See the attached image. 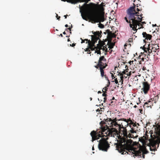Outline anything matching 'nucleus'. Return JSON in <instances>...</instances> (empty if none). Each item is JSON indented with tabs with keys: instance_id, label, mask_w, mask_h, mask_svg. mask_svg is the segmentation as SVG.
<instances>
[{
	"instance_id": "4be33fe9",
	"label": "nucleus",
	"mask_w": 160,
	"mask_h": 160,
	"mask_svg": "<svg viewBox=\"0 0 160 160\" xmlns=\"http://www.w3.org/2000/svg\"><path fill=\"white\" fill-rule=\"evenodd\" d=\"M151 44H152V46L151 47H152V49H151L152 50L153 52H156L157 48H155L154 47L155 45H153V44L152 42H151Z\"/></svg>"
},
{
	"instance_id": "412c9836",
	"label": "nucleus",
	"mask_w": 160,
	"mask_h": 160,
	"mask_svg": "<svg viewBox=\"0 0 160 160\" xmlns=\"http://www.w3.org/2000/svg\"><path fill=\"white\" fill-rule=\"evenodd\" d=\"M108 35L111 38H114L116 36L113 33L109 32L108 33Z\"/></svg>"
},
{
	"instance_id": "423d86ee",
	"label": "nucleus",
	"mask_w": 160,
	"mask_h": 160,
	"mask_svg": "<svg viewBox=\"0 0 160 160\" xmlns=\"http://www.w3.org/2000/svg\"><path fill=\"white\" fill-rule=\"evenodd\" d=\"M90 4L84 3L83 5L81 7L79 5L80 12L81 13L82 18L86 20H87V16L89 17L93 14H90L91 12V8Z\"/></svg>"
},
{
	"instance_id": "9b49d317",
	"label": "nucleus",
	"mask_w": 160,
	"mask_h": 160,
	"mask_svg": "<svg viewBox=\"0 0 160 160\" xmlns=\"http://www.w3.org/2000/svg\"><path fill=\"white\" fill-rule=\"evenodd\" d=\"M142 84L143 87L142 89V91L143 92L144 94H146L150 89V85L147 82H143Z\"/></svg>"
},
{
	"instance_id": "473e14b6",
	"label": "nucleus",
	"mask_w": 160,
	"mask_h": 160,
	"mask_svg": "<svg viewBox=\"0 0 160 160\" xmlns=\"http://www.w3.org/2000/svg\"><path fill=\"white\" fill-rule=\"evenodd\" d=\"M114 82L116 84H118V85H119V84L118 83V81L117 78H116L115 79Z\"/></svg>"
},
{
	"instance_id": "09e8293b",
	"label": "nucleus",
	"mask_w": 160,
	"mask_h": 160,
	"mask_svg": "<svg viewBox=\"0 0 160 160\" xmlns=\"http://www.w3.org/2000/svg\"><path fill=\"white\" fill-rule=\"evenodd\" d=\"M142 22V24H146V23L145 22Z\"/></svg>"
},
{
	"instance_id": "58836bf2",
	"label": "nucleus",
	"mask_w": 160,
	"mask_h": 160,
	"mask_svg": "<svg viewBox=\"0 0 160 160\" xmlns=\"http://www.w3.org/2000/svg\"><path fill=\"white\" fill-rule=\"evenodd\" d=\"M111 74H112L111 77H112V79L115 78V77H114V75L111 73Z\"/></svg>"
},
{
	"instance_id": "37998d69",
	"label": "nucleus",
	"mask_w": 160,
	"mask_h": 160,
	"mask_svg": "<svg viewBox=\"0 0 160 160\" xmlns=\"http://www.w3.org/2000/svg\"><path fill=\"white\" fill-rule=\"evenodd\" d=\"M139 111H140V112L141 113V114H142L143 113V111H142V110L141 109H139Z\"/></svg>"
},
{
	"instance_id": "603ef678",
	"label": "nucleus",
	"mask_w": 160,
	"mask_h": 160,
	"mask_svg": "<svg viewBox=\"0 0 160 160\" xmlns=\"http://www.w3.org/2000/svg\"><path fill=\"white\" fill-rule=\"evenodd\" d=\"M67 16H68V15H66L64 16V17H65V18H67Z\"/></svg>"
},
{
	"instance_id": "f3484780",
	"label": "nucleus",
	"mask_w": 160,
	"mask_h": 160,
	"mask_svg": "<svg viewBox=\"0 0 160 160\" xmlns=\"http://www.w3.org/2000/svg\"><path fill=\"white\" fill-rule=\"evenodd\" d=\"M106 119H104V121H101L100 123V124L101 126V130L100 131V132L102 131V129H103V127H105V126H104V125H106Z\"/></svg>"
},
{
	"instance_id": "0eeeda50",
	"label": "nucleus",
	"mask_w": 160,
	"mask_h": 160,
	"mask_svg": "<svg viewBox=\"0 0 160 160\" xmlns=\"http://www.w3.org/2000/svg\"><path fill=\"white\" fill-rule=\"evenodd\" d=\"M108 139V138H102L99 141L98 146L99 150L105 152L108 151L110 147V144L107 141Z\"/></svg>"
},
{
	"instance_id": "a211bd4d",
	"label": "nucleus",
	"mask_w": 160,
	"mask_h": 160,
	"mask_svg": "<svg viewBox=\"0 0 160 160\" xmlns=\"http://www.w3.org/2000/svg\"><path fill=\"white\" fill-rule=\"evenodd\" d=\"M107 65H108L107 64L106 65H104V66H103V67L102 68H101L100 69V73H101V75L102 77H103L104 76V71L103 69L105 68H106V66H107Z\"/></svg>"
},
{
	"instance_id": "c03bdc74",
	"label": "nucleus",
	"mask_w": 160,
	"mask_h": 160,
	"mask_svg": "<svg viewBox=\"0 0 160 160\" xmlns=\"http://www.w3.org/2000/svg\"><path fill=\"white\" fill-rule=\"evenodd\" d=\"M132 40V38H129L128 39V42H131V41Z\"/></svg>"
},
{
	"instance_id": "2eb2a0df",
	"label": "nucleus",
	"mask_w": 160,
	"mask_h": 160,
	"mask_svg": "<svg viewBox=\"0 0 160 160\" xmlns=\"http://www.w3.org/2000/svg\"><path fill=\"white\" fill-rule=\"evenodd\" d=\"M62 1L65 2L67 1L68 2H69L73 4H75L78 2H84L83 0H61Z\"/></svg>"
},
{
	"instance_id": "aec40b11",
	"label": "nucleus",
	"mask_w": 160,
	"mask_h": 160,
	"mask_svg": "<svg viewBox=\"0 0 160 160\" xmlns=\"http://www.w3.org/2000/svg\"><path fill=\"white\" fill-rule=\"evenodd\" d=\"M133 124V122L132 121V120L130 118H129V119H127V125H129L130 126L131 125V124Z\"/></svg>"
},
{
	"instance_id": "49530a36",
	"label": "nucleus",
	"mask_w": 160,
	"mask_h": 160,
	"mask_svg": "<svg viewBox=\"0 0 160 160\" xmlns=\"http://www.w3.org/2000/svg\"><path fill=\"white\" fill-rule=\"evenodd\" d=\"M85 42V40H83V39H82V42H81V43H84Z\"/></svg>"
},
{
	"instance_id": "8fccbe9b",
	"label": "nucleus",
	"mask_w": 160,
	"mask_h": 160,
	"mask_svg": "<svg viewBox=\"0 0 160 160\" xmlns=\"http://www.w3.org/2000/svg\"><path fill=\"white\" fill-rule=\"evenodd\" d=\"M133 62V61H130L129 62V63L130 64H131V63L132 62V63Z\"/></svg>"
},
{
	"instance_id": "1a4fd4ad",
	"label": "nucleus",
	"mask_w": 160,
	"mask_h": 160,
	"mask_svg": "<svg viewBox=\"0 0 160 160\" xmlns=\"http://www.w3.org/2000/svg\"><path fill=\"white\" fill-rule=\"evenodd\" d=\"M106 59L104 56H102L100 57L98 61L97 65L94 66V67L97 69L99 68L100 69L101 68H102L104 65H106Z\"/></svg>"
},
{
	"instance_id": "c756f323",
	"label": "nucleus",
	"mask_w": 160,
	"mask_h": 160,
	"mask_svg": "<svg viewBox=\"0 0 160 160\" xmlns=\"http://www.w3.org/2000/svg\"><path fill=\"white\" fill-rule=\"evenodd\" d=\"M98 27L100 28H103L104 27V25L103 24H101V23H100L99 24H98Z\"/></svg>"
},
{
	"instance_id": "13d9d810",
	"label": "nucleus",
	"mask_w": 160,
	"mask_h": 160,
	"mask_svg": "<svg viewBox=\"0 0 160 160\" xmlns=\"http://www.w3.org/2000/svg\"><path fill=\"white\" fill-rule=\"evenodd\" d=\"M137 107V106H136V105H135L134 106V108H136Z\"/></svg>"
},
{
	"instance_id": "69168bd1",
	"label": "nucleus",
	"mask_w": 160,
	"mask_h": 160,
	"mask_svg": "<svg viewBox=\"0 0 160 160\" xmlns=\"http://www.w3.org/2000/svg\"><path fill=\"white\" fill-rule=\"evenodd\" d=\"M141 57L140 55L138 57V58H140Z\"/></svg>"
},
{
	"instance_id": "f8f14e48",
	"label": "nucleus",
	"mask_w": 160,
	"mask_h": 160,
	"mask_svg": "<svg viewBox=\"0 0 160 160\" xmlns=\"http://www.w3.org/2000/svg\"><path fill=\"white\" fill-rule=\"evenodd\" d=\"M137 125L139 126V124L138 123L136 124V123L133 122V124H131V125L130 126L131 128V129L130 130V132L131 133H136L138 131V127Z\"/></svg>"
},
{
	"instance_id": "79ce46f5",
	"label": "nucleus",
	"mask_w": 160,
	"mask_h": 160,
	"mask_svg": "<svg viewBox=\"0 0 160 160\" xmlns=\"http://www.w3.org/2000/svg\"><path fill=\"white\" fill-rule=\"evenodd\" d=\"M56 17L57 18V19H58L59 20L60 19V17L58 16V15L57 14H56Z\"/></svg>"
},
{
	"instance_id": "a18cd8bd",
	"label": "nucleus",
	"mask_w": 160,
	"mask_h": 160,
	"mask_svg": "<svg viewBox=\"0 0 160 160\" xmlns=\"http://www.w3.org/2000/svg\"><path fill=\"white\" fill-rule=\"evenodd\" d=\"M69 37V36H66V37H67L68 38V42H69L70 41V39L68 38V37Z\"/></svg>"
},
{
	"instance_id": "3c124183",
	"label": "nucleus",
	"mask_w": 160,
	"mask_h": 160,
	"mask_svg": "<svg viewBox=\"0 0 160 160\" xmlns=\"http://www.w3.org/2000/svg\"><path fill=\"white\" fill-rule=\"evenodd\" d=\"M146 69L145 68H145L143 67V68H142V70H143V71H144Z\"/></svg>"
},
{
	"instance_id": "5fc2aeb1",
	"label": "nucleus",
	"mask_w": 160,
	"mask_h": 160,
	"mask_svg": "<svg viewBox=\"0 0 160 160\" xmlns=\"http://www.w3.org/2000/svg\"><path fill=\"white\" fill-rule=\"evenodd\" d=\"M65 27H67H67H68V24H66V25H65Z\"/></svg>"
},
{
	"instance_id": "ea45409f",
	"label": "nucleus",
	"mask_w": 160,
	"mask_h": 160,
	"mask_svg": "<svg viewBox=\"0 0 160 160\" xmlns=\"http://www.w3.org/2000/svg\"><path fill=\"white\" fill-rule=\"evenodd\" d=\"M103 99H104V100H103V102H106V100L107 99V98H106V97H104V98H103Z\"/></svg>"
},
{
	"instance_id": "4468645a",
	"label": "nucleus",
	"mask_w": 160,
	"mask_h": 160,
	"mask_svg": "<svg viewBox=\"0 0 160 160\" xmlns=\"http://www.w3.org/2000/svg\"><path fill=\"white\" fill-rule=\"evenodd\" d=\"M153 106V103L152 102L150 101H148V102H146L143 105V108H151Z\"/></svg>"
},
{
	"instance_id": "864d4df0",
	"label": "nucleus",
	"mask_w": 160,
	"mask_h": 160,
	"mask_svg": "<svg viewBox=\"0 0 160 160\" xmlns=\"http://www.w3.org/2000/svg\"><path fill=\"white\" fill-rule=\"evenodd\" d=\"M59 36H61V37H63L62 34V33H61V34H60V35Z\"/></svg>"
},
{
	"instance_id": "ddd939ff",
	"label": "nucleus",
	"mask_w": 160,
	"mask_h": 160,
	"mask_svg": "<svg viewBox=\"0 0 160 160\" xmlns=\"http://www.w3.org/2000/svg\"><path fill=\"white\" fill-rule=\"evenodd\" d=\"M142 35L143 37L145 38L144 42H146V41L150 40L151 39L152 36L151 35L148 34L145 32H143Z\"/></svg>"
},
{
	"instance_id": "6ab92c4d",
	"label": "nucleus",
	"mask_w": 160,
	"mask_h": 160,
	"mask_svg": "<svg viewBox=\"0 0 160 160\" xmlns=\"http://www.w3.org/2000/svg\"><path fill=\"white\" fill-rule=\"evenodd\" d=\"M128 72V70H124L122 72V73L121 72H119L118 74V75L119 76H123V75H126L127 73Z\"/></svg>"
},
{
	"instance_id": "a878e982",
	"label": "nucleus",
	"mask_w": 160,
	"mask_h": 160,
	"mask_svg": "<svg viewBox=\"0 0 160 160\" xmlns=\"http://www.w3.org/2000/svg\"><path fill=\"white\" fill-rule=\"evenodd\" d=\"M108 46L107 45H106L105 46H103L102 49L103 50H105V52H107L108 51V48H107V47Z\"/></svg>"
},
{
	"instance_id": "c85d7f7f",
	"label": "nucleus",
	"mask_w": 160,
	"mask_h": 160,
	"mask_svg": "<svg viewBox=\"0 0 160 160\" xmlns=\"http://www.w3.org/2000/svg\"><path fill=\"white\" fill-rule=\"evenodd\" d=\"M117 121H124L126 122L127 123V119L126 118H121L120 119H118V120H117Z\"/></svg>"
},
{
	"instance_id": "c9c22d12",
	"label": "nucleus",
	"mask_w": 160,
	"mask_h": 160,
	"mask_svg": "<svg viewBox=\"0 0 160 160\" xmlns=\"http://www.w3.org/2000/svg\"><path fill=\"white\" fill-rule=\"evenodd\" d=\"M144 58H141V60H140V61H139V63L140 64H141L142 63V61H143L144 60Z\"/></svg>"
},
{
	"instance_id": "2f4dec72",
	"label": "nucleus",
	"mask_w": 160,
	"mask_h": 160,
	"mask_svg": "<svg viewBox=\"0 0 160 160\" xmlns=\"http://www.w3.org/2000/svg\"><path fill=\"white\" fill-rule=\"evenodd\" d=\"M104 77H105V78H106V79L108 80V83H109V85L110 84V81H109L108 79V78L107 77V76H106V75H105L104 76Z\"/></svg>"
},
{
	"instance_id": "680f3d73",
	"label": "nucleus",
	"mask_w": 160,
	"mask_h": 160,
	"mask_svg": "<svg viewBox=\"0 0 160 160\" xmlns=\"http://www.w3.org/2000/svg\"><path fill=\"white\" fill-rule=\"evenodd\" d=\"M92 150H94V147H93L92 148Z\"/></svg>"
},
{
	"instance_id": "f257e3e1",
	"label": "nucleus",
	"mask_w": 160,
	"mask_h": 160,
	"mask_svg": "<svg viewBox=\"0 0 160 160\" xmlns=\"http://www.w3.org/2000/svg\"><path fill=\"white\" fill-rule=\"evenodd\" d=\"M129 133L127 134V135L125 137H121L119 136L120 139L117 140V142L115 143L116 145V149L118 150L119 152L123 154L124 152L126 154L127 152L129 154H134L133 156H139L142 157L143 158H145L144 154L145 153L143 151L144 150L139 148L138 150H136L132 148V147L133 145V142L129 138H136L138 136L136 135L134 136L135 133H131L130 132V130L128 132Z\"/></svg>"
},
{
	"instance_id": "de8ad7c7",
	"label": "nucleus",
	"mask_w": 160,
	"mask_h": 160,
	"mask_svg": "<svg viewBox=\"0 0 160 160\" xmlns=\"http://www.w3.org/2000/svg\"><path fill=\"white\" fill-rule=\"evenodd\" d=\"M69 29L70 31H71V28H68L67 29H66V30Z\"/></svg>"
},
{
	"instance_id": "393cba45",
	"label": "nucleus",
	"mask_w": 160,
	"mask_h": 160,
	"mask_svg": "<svg viewBox=\"0 0 160 160\" xmlns=\"http://www.w3.org/2000/svg\"><path fill=\"white\" fill-rule=\"evenodd\" d=\"M95 53H97L98 54H101V51H100V49L99 48L98 49V48H97L96 49V50L95 51Z\"/></svg>"
},
{
	"instance_id": "72a5a7b5",
	"label": "nucleus",
	"mask_w": 160,
	"mask_h": 160,
	"mask_svg": "<svg viewBox=\"0 0 160 160\" xmlns=\"http://www.w3.org/2000/svg\"><path fill=\"white\" fill-rule=\"evenodd\" d=\"M128 76H130V74H128H128H127L126 75H123V78L124 77L125 78H126Z\"/></svg>"
},
{
	"instance_id": "39448f33",
	"label": "nucleus",
	"mask_w": 160,
	"mask_h": 160,
	"mask_svg": "<svg viewBox=\"0 0 160 160\" xmlns=\"http://www.w3.org/2000/svg\"><path fill=\"white\" fill-rule=\"evenodd\" d=\"M127 133L126 128L122 126L120 129L112 128L109 130V136L114 137L116 135H118V138L119 140L120 138L119 136L121 137H125L127 135Z\"/></svg>"
},
{
	"instance_id": "e2e57ef3",
	"label": "nucleus",
	"mask_w": 160,
	"mask_h": 160,
	"mask_svg": "<svg viewBox=\"0 0 160 160\" xmlns=\"http://www.w3.org/2000/svg\"><path fill=\"white\" fill-rule=\"evenodd\" d=\"M90 100L91 101L92 100V98H90Z\"/></svg>"
},
{
	"instance_id": "f03ea898",
	"label": "nucleus",
	"mask_w": 160,
	"mask_h": 160,
	"mask_svg": "<svg viewBox=\"0 0 160 160\" xmlns=\"http://www.w3.org/2000/svg\"><path fill=\"white\" fill-rule=\"evenodd\" d=\"M127 13V17H125L124 19L126 22L129 23L130 27L132 30L136 32L138 30L137 29V25L141 27L138 29L143 28L142 24L140 23L142 21V14L138 15L133 7H131L128 9Z\"/></svg>"
},
{
	"instance_id": "7c9ffc66",
	"label": "nucleus",
	"mask_w": 160,
	"mask_h": 160,
	"mask_svg": "<svg viewBox=\"0 0 160 160\" xmlns=\"http://www.w3.org/2000/svg\"><path fill=\"white\" fill-rule=\"evenodd\" d=\"M102 92H103V93L102 94V96H104V97H106L107 95L106 93V92H104V91L103 90H102Z\"/></svg>"
},
{
	"instance_id": "338daca9",
	"label": "nucleus",
	"mask_w": 160,
	"mask_h": 160,
	"mask_svg": "<svg viewBox=\"0 0 160 160\" xmlns=\"http://www.w3.org/2000/svg\"><path fill=\"white\" fill-rule=\"evenodd\" d=\"M136 135L135 134V133L134 134V136H135Z\"/></svg>"
},
{
	"instance_id": "b1692460",
	"label": "nucleus",
	"mask_w": 160,
	"mask_h": 160,
	"mask_svg": "<svg viewBox=\"0 0 160 160\" xmlns=\"http://www.w3.org/2000/svg\"><path fill=\"white\" fill-rule=\"evenodd\" d=\"M114 45L112 43H111L109 45H108V48H109V50H110L111 49L113 48Z\"/></svg>"
},
{
	"instance_id": "774afa93",
	"label": "nucleus",
	"mask_w": 160,
	"mask_h": 160,
	"mask_svg": "<svg viewBox=\"0 0 160 160\" xmlns=\"http://www.w3.org/2000/svg\"><path fill=\"white\" fill-rule=\"evenodd\" d=\"M112 51V50H111V52H110V53H111V52Z\"/></svg>"
},
{
	"instance_id": "052dcab7",
	"label": "nucleus",
	"mask_w": 160,
	"mask_h": 160,
	"mask_svg": "<svg viewBox=\"0 0 160 160\" xmlns=\"http://www.w3.org/2000/svg\"><path fill=\"white\" fill-rule=\"evenodd\" d=\"M115 99V98L114 97H113L112 98V100H114Z\"/></svg>"
},
{
	"instance_id": "bf43d9fd",
	"label": "nucleus",
	"mask_w": 160,
	"mask_h": 160,
	"mask_svg": "<svg viewBox=\"0 0 160 160\" xmlns=\"http://www.w3.org/2000/svg\"><path fill=\"white\" fill-rule=\"evenodd\" d=\"M128 74H130V76L131 75V72H130L129 73H128Z\"/></svg>"
},
{
	"instance_id": "5701e85b",
	"label": "nucleus",
	"mask_w": 160,
	"mask_h": 160,
	"mask_svg": "<svg viewBox=\"0 0 160 160\" xmlns=\"http://www.w3.org/2000/svg\"><path fill=\"white\" fill-rule=\"evenodd\" d=\"M133 5H134V6L133 7L134 8L135 11L137 13H138V14H139V13L138 12L140 11V10L137 8V7H138V6H137V8H136V7L135 6V4L134 3H133Z\"/></svg>"
},
{
	"instance_id": "20e7f679",
	"label": "nucleus",
	"mask_w": 160,
	"mask_h": 160,
	"mask_svg": "<svg viewBox=\"0 0 160 160\" xmlns=\"http://www.w3.org/2000/svg\"><path fill=\"white\" fill-rule=\"evenodd\" d=\"M92 32L93 35L91 36V41L88 40V39H86L84 40H85V41H88L87 42H86V43H88L89 48L93 51L94 50L95 48H96V47L94 45L95 43L97 42V41L98 40H99V41H100L99 38L102 36L101 33H102V32L101 31H100V33L99 32V31H92Z\"/></svg>"
},
{
	"instance_id": "7ed1b4c3",
	"label": "nucleus",
	"mask_w": 160,
	"mask_h": 160,
	"mask_svg": "<svg viewBox=\"0 0 160 160\" xmlns=\"http://www.w3.org/2000/svg\"><path fill=\"white\" fill-rule=\"evenodd\" d=\"M118 120V119L116 118L113 119L110 118H107L106 119V125H105V127H103L102 131H95L94 130L91 132L90 135L92 137V141L97 140L100 137H103L104 133L106 134V136H109V130L112 128H115L114 125L116 124V121Z\"/></svg>"
},
{
	"instance_id": "a19ab883",
	"label": "nucleus",
	"mask_w": 160,
	"mask_h": 160,
	"mask_svg": "<svg viewBox=\"0 0 160 160\" xmlns=\"http://www.w3.org/2000/svg\"><path fill=\"white\" fill-rule=\"evenodd\" d=\"M76 44L75 43H72V44H70V46L72 47H73L75 46Z\"/></svg>"
},
{
	"instance_id": "bb28decb",
	"label": "nucleus",
	"mask_w": 160,
	"mask_h": 160,
	"mask_svg": "<svg viewBox=\"0 0 160 160\" xmlns=\"http://www.w3.org/2000/svg\"><path fill=\"white\" fill-rule=\"evenodd\" d=\"M102 109H104L103 108H100V109H98L96 111L97 112H98L100 114H101L102 113Z\"/></svg>"
},
{
	"instance_id": "9d476101",
	"label": "nucleus",
	"mask_w": 160,
	"mask_h": 160,
	"mask_svg": "<svg viewBox=\"0 0 160 160\" xmlns=\"http://www.w3.org/2000/svg\"><path fill=\"white\" fill-rule=\"evenodd\" d=\"M152 46V44L151 45L149 43H148L147 45L146 44L143 46V49L144 52L146 53V54H145V55L147 53L148 55H149L151 52H153L152 50L151 49H150V47H151Z\"/></svg>"
},
{
	"instance_id": "6e6552de",
	"label": "nucleus",
	"mask_w": 160,
	"mask_h": 160,
	"mask_svg": "<svg viewBox=\"0 0 160 160\" xmlns=\"http://www.w3.org/2000/svg\"><path fill=\"white\" fill-rule=\"evenodd\" d=\"M89 19L90 21L92 23L102 22L105 20L104 15L97 16L94 14L90 16L89 17Z\"/></svg>"
},
{
	"instance_id": "e433bc0d",
	"label": "nucleus",
	"mask_w": 160,
	"mask_h": 160,
	"mask_svg": "<svg viewBox=\"0 0 160 160\" xmlns=\"http://www.w3.org/2000/svg\"><path fill=\"white\" fill-rule=\"evenodd\" d=\"M85 51H87L88 53H91V52H90V50L88 48H86Z\"/></svg>"
},
{
	"instance_id": "6e6d98bb",
	"label": "nucleus",
	"mask_w": 160,
	"mask_h": 160,
	"mask_svg": "<svg viewBox=\"0 0 160 160\" xmlns=\"http://www.w3.org/2000/svg\"><path fill=\"white\" fill-rule=\"evenodd\" d=\"M63 34H66V33L65 32V31L63 32Z\"/></svg>"
},
{
	"instance_id": "f704fd0d",
	"label": "nucleus",
	"mask_w": 160,
	"mask_h": 160,
	"mask_svg": "<svg viewBox=\"0 0 160 160\" xmlns=\"http://www.w3.org/2000/svg\"><path fill=\"white\" fill-rule=\"evenodd\" d=\"M159 97L158 96V95H157L156 96H155L153 98V99H154L155 100H156L157 99H158Z\"/></svg>"
},
{
	"instance_id": "4c0bfd02",
	"label": "nucleus",
	"mask_w": 160,
	"mask_h": 160,
	"mask_svg": "<svg viewBox=\"0 0 160 160\" xmlns=\"http://www.w3.org/2000/svg\"><path fill=\"white\" fill-rule=\"evenodd\" d=\"M108 88L106 87H105L103 88V89L102 90H104L105 92L107 91L108 90Z\"/></svg>"
},
{
	"instance_id": "0e129e2a",
	"label": "nucleus",
	"mask_w": 160,
	"mask_h": 160,
	"mask_svg": "<svg viewBox=\"0 0 160 160\" xmlns=\"http://www.w3.org/2000/svg\"><path fill=\"white\" fill-rule=\"evenodd\" d=\"M102 10H104V8L102 7Z\"/></svg>"
},
{
	"instance_id": "dca6fc26",
	"label": "nucleus",
	"mask_w": 160,
	"mask_h": 160,
	"mask_svg": "<svg viewBox=\"0 0 160 160\" xmlns=\"http://www.w3.org/2000/svg\"><path fill=\"white\" fill-rule=\"evenodd\" d=\"M120 121H116L117 124L114 125V128H117V129H120V128L122 127V126H123L122 123L120 122Z\"/></svg>"
},
{
	"instance_id": "4d7b16f0",
	"label": "nucleus",
	"mask_w": 160,
	"mask_h": 160,
	"mask_svg": "<svg viewBox=\"0 0 160 160\" xmlns=\"http://www.w3.org/2000/svg\"><path fill=\"white\" fill-rule=\"evenodd\" d=\"M102 93V92H101V91H98V93Z\"/></svg>"
},
{
	"instance_id": "cd10ccee",
	"label": "nucleus",
	"mask_w": 160,
	"mask_h": 160,
	"mask_svg": "<svg viewBox=\"0 0 160 160\" xmlns=\"http://www.w3.org/2000/svg\"><path fill=\"white\" fill-rule=\"evenodd\" d=\"M120 76V80L119 81V82H121V84H122L123 82V76Z\"/></svg>"
}]
</instances>
